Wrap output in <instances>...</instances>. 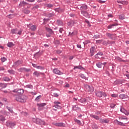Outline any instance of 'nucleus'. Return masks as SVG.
<instances>
[{"label": "nucleus", "mask_w": 129, "mask_h": 129, "mask_svg": "<svg viewBox=\"0 0 129 129\" xmlns=\"http://www.w3.org/2000/svg\"><path fill=\"white\" fill-rule=\"evenodd\" d=\"M37 106H39V107H44L45 105H46V103H37Z\"/></svg>", "instance_id": "obj_32"}, {"label": "nucleus", "mask_w": 129, "mask_h": 129, "mask_svg": "<svg viewBox=\"0 0 129 129\" xmlns=\"http://www.w3.org/2000/svg\"><path fill=\"white\" fill-rule=\"evenodd\" d=\"M53 96L54 97H58L59 96V95L57 94V93H53Z\"/></svg>", "instance_id": "obj_64"}, {"label": "nucleus", "mask_w": 129, "mask_h": 129, "mask_svg": "<svg viewBox=\"0 0 129 129\" xmlns=\"http://www.w3.org/2000/svg\"><path fill=\"white\" fill-rule=\"evenodd\" d=\"M23 31L20 30L18 32V29H13L11 30L12 34H17V35H22Z\"/></svg>", "instance_id": "obj_5"}, {"label": "nucleus", "mask_w": 129, "mask_h": 129, "mask_svg": "<svg viewBox=\"0 0 129 129\" xmlns=\"http://www.w3.org/2000/svg\"><path fill=\"white\" fill-rule=\"evenodd\" d=\"M36 123L37 124H42V125H45V121H43L40 118H37Z\"/></svg>", "instance_id": "obj_7"}, {"label": "nucleus", "mask_w": 129, "mask_h": 129, "mask_svg": "<svg viewBox=\"0 0 129 129\" xmlns=\"http://www.w3.org/2000/svg\"><path fill=\"white\" fill-rule=\"evenodd\" d=\"M122 5H128V2L121 1Z\"/></svg>", "instance_id": "obj_52"}, {"label": "nucleus", "mask_w": 129, "mask_h": 129, "mask_svg": "<svg viewBox=\"0 0 129 129\" xmlns=\"http://www.w3.org/2000/svg\"><path fill=\"white\" fill-rule=\"evenodd\" d=\"M102 65H103V63L102 62H99L96 63V66L98 67V68H102Z\"/></svg>", "instance_id": "obj_26"}, {"label": "nucleus", "mask_w": 129, "mask_h": 129, "mask_svg": "<svg viewBox=\"0 0 129 129\" xmlns=\"http://www.w3.org/2000/svg\"><path fill=\"white\" fill-rule=\"evenodd\" d=\"M52 107H55V108H57V109H61L62 108L61 106H60L57 104H55V105L53 106Z\"/></svg>", "instance_id": "obj_33"}, {"label": "nucleus", "mask_w": 129, "mask_h": 129, "mask_svg": "<svg viewBox=\"0 0 129 129\" xmlns=\"http://www.w3.org/2000/svg\"><path fill=\"white\" fill-rule=\"evenodd\" d=\"M24 93V90L23 89H19L17 91V94H19L20 95H22Z\"/></svg>", "instance_id": "obj_28"}, {"label": "nucleus", "mask_w": 129, "mask_h": 129, "mask_svg": "<svg viewBox=\"0 0 129 129\" xmlns=\"http://www.w3.org/2000/svg\"><path fill=\"white\" fill-rule=\"evenodd\" d=\"M75 121L78 123V124H81V121L77 119H75Z\"/></svg>", "instance_id": "obj_48"}, {"label": "nucleus", "mask_w": 129, "mask_h": 129, "mask_svg": "<svg viewBox=\"0 0 129 129\" xmlns=\"http://www.w3.org/2000/svg\"><path fill=\"white\" fill-rule=\"evenodd\" d=\"M23 13L24 14H26L27 15L29 14V13H30V10H28V9H24L23 10Z\"/></svg>", "instance_id": "obj_38"}, {"label": "nucleus", "mask_w": 129, "mask_h": 129, "mask_svg": "<svg viewBox=\"0 0 129 129\" xmlns=\"http://www.w3.org/2000/svg\"><path fill=\"white\" fill-rule=\"evenodd\" d=\"M3 80H4V81H10L11 79H10L9 77H5L3 78Z\"/></svg>", "instance_id": "obj_42"}, {"label": "nucleus", "mask_w": 129, "mask_h": 129, "mask_svg": "<svg viewBox=\"0 0 129 129\" xmlns=\"http://www.w3.org/2000/svg\"><path fill=\"white\" fill-rule=\"evenodd\" d=\"M7 86H8V85L7 84L1 83L0 84V90H1V91H2V90H3L4 88H6V87H7Z\"/></svg>", "instance_id": "obj_16"}, {"label": "nucleus", "mask_w": 129, "mask_h": 129, "mask_svg": "<svg viewBox=\"0 0 129 129\" xmlns=\"http://www.w3.org/2000/svg\"><path fill=\"white\" fill-rule=\"evenodd\" d=\"M106 35L108 38L109 39H111V40H116V36H115V34H111L109 33H107L106 34Z\"/></svg>", "instance_id": "obj_4"}, {"label": "nucleus", "mask_w": 129, "mask_h": 129, "mask_svg": "<svg viewBox=\"0 0 129 129\" xmlns=\"http://www.w3.org/2000/svg\"><path fill=\"white\" fill-rule=\"evenodd\" d=\"M41 55V53H40V51H38V52H36L34 54V57H36V56H38V57H40Z\"/></svg>", "instance_id": "obj_41"}, {"label": "nucleus", "mask_w": 129, "mask_h": 129, "mask_svg": "<svg viewBox=\"0 0 129 129\" xmlns=\"http://www.w3.org/2000/svg\"><path fill=\"white\" fill-rule=\"evenodd\" d=\"M90 43V40H85V42H84V45H87V44H89Z\"/></svg>", "instance_id": "obj_55"}, {"label": "nucleus", "mask_w": 129, "mask_h": 129, "mask_svg": "<svg viewBox=\"0 0 129 129\" xmlns=\"http://www.w3.org/2000/svg\"><path fill=\"white\" fill-rule=\"evenodd\" d=\"M31 24H29L27 25L28 28H29V29L32 31L33 32H35L37 30V26L36 25H32L30 27Z\"/></svg>", "instance_id": "obj_6"}, {"label": "nucleus", "mask_w": 129, "mask_h": 129, "mask_svg": "<svg viewBox=\"0 0 129 129\" xmlns=\"http://www.w3.org/2000/svg\"><path fill=\"white\" fill-rule=\"evenodd\" d=\"M23 60H18L16 62H14V66H20L21 64H22Z\"/></svg>", "instance_id": "obj_14"}, {"label": "nucleus", "mask_w": 129, "mask_h": 129, "mask_svg": "<svg viewBox=\"0 0 129 129\" xmlns=\"http://www.w3.org/2000/svg\"><path fill=\"white\" fill-rule=\"evenodd\" d=\"M79 109H80V108L78 107L77 105L73 106V110H79Z\"/></svg>", "instance_id": "obj_27"}, {"label": "nucleus", "mask_w": 129, "mask_h": 129, "mask_svg": "<svg viewBox=\"0 0 129 129\" xmlns=\"http://www.w3.org/2000/svg\"><path fill=\"white\" fill-rule=\"evenodd\" d=\"M26 87H27V88H33V85H27Z\"/></svg>", "instance_id": "obj_62"}, {"label": "nucleus", "mask_w": 129, "mask_h": 129, "mask_svg": "<svg viewBox=\"0 0 129 129\" xmlns=\"http://www.w3.org/2000/svg\"><path fill=\"white\" fill-rule=\"evenodd\" d=\"M119 119H121L122 120V119H125V120H126V121H127V120L128 119L127 117H126L125 116H121L119 117Z\"/></svg>", "instance_id": "obj_30"}, {"label": "nucleus", "mask_w": 129, "mask_h": 129, "mask_svg": "<svg viewBox=\"0 0 129 129\" xmlns=\"http://www.w3.org/2000/svg\"><path fill=\"white\" fill-rule=\"evenodd\" d=\"M6 108L8 109V110L10 111V112H11V113H14V111H13V109H12V107L7 106Z\"/></svg>", "instance_id": "obj_34"}, {"label": "nucleus", "mask_w": 129, "mask_h": 129, "mask_svg": "<svg viewBox=\"0 0 129 129\" xmlns=\"http://www.w3.org/2000/svg\"><path fill=\"white\" fill-rule=\"evenodd\" d=\"M64 31V29H63V28H60L59 30V33H60V34H62V32H63Z\"/></svg>", "instance_id": "obj_57"}, {"label": "nucleus", "mask_w": 129, "mask_h": 129, "mask_svg": "<svg viewBox=\"0 0 129 129\" xmlns=\"http://www.w3.org/2000/svg\"><path fill=\"white\" fill-rule=\"evenodd\" d=\"M37 69H40V70H45V67L37 66Z\"/></svg>", "instance_id": "obj_44"}, {"label": "nucleus", "mask_w": 129, "mask_h": 129, "mask_svg": "<svg viewBox=\"0 0 129 129\" xmlns=\"http://www.w3.org/2000/svg\"><path fill=\"white\" fill-rule=\"evenodd\" d=\"M46 7H47V8H49V9H51V8H53V5L51 4H46Z\"/></svg>", "instance_id": "obj_49"}, {"label": "nucleus", "mask_w": 129, "mask_h": 129, "mask_svg": "<svg viewBox=\"0 0 129 129\" xmlns=\"http://www.w3.org/2000/svg\"><path fill=\"white\" fill-rule=\"evenodd\" d=\"M81 13L82 15H83L84 17L86 18H89V14H88V12L85 11H83L82 9V11H81Z\"/></svg>", "instance_id": "obj_9"}, {"label": "nucleus", "mask_w": 129, "mask_h": 129, "mask_svg": "<svg viewBox=\"0 0 129 129\" xmlns=\"http://www.w3.org/2000/svg\"><path fill=\"white\" fill-rule=\"evenodd\" d=\"M88 8V7L86 5H83L81 7V11H84L83 10H84L85 11H86V10H87Z\"/></svg>", "instance_id": "obj_21"}, {"label": "nucleus", "mask_w": 129, "mask_h": 129, "mask_svg": "<svg viewBox=\"0 0 129 129\" xmlns=\"http://www.w3.org/2000/svg\"><path fill=\"white\" fill-rule=\"evenodd\" d=\"M7 126H9L11 128H13L15 125H16V123L12 122H7Z\"/></svg>", "instance_id": "obj_8"}, {"label": "nucleus", "mask_w": 129, "mask_h": 129, "mask_svg": "<svg viewBox=\"0 0 129 129\" xmlns=\"http://www.w3.org/2000/svg\"><path fill=\"white\" fill-rule=\"evenodd\" d=\"M116 121L118 122V124L119 125H121L122 126H125V124L128 123V121H126V122H125L124 123H123L120 121H118L117 120H116Z\"/></svg>", "instance_id": "obj_19"}, {"label": "nucleus", "mask_w": 129, "mask_h": 129, "mask_svg": "<svg viewBox=\"0 0 129 129\" xmlns=\"http://www.w3.org/2000/svg\"><path fill=\"white\" fill-rule=\"evenodd\" d=\"M103 45H104L105 46H107L108 44H109L108 41H104L102 43Z\"/></svg>", "instance_id": "obj_53"}, {"label": "nucleus", "mask_w": 129, "mask_h": 129, "mask_svg": "<svg viewBox=\"0 0 129 129\" xmlns=\"http://www.w3.org/2000/svg\"><path fill=\"white\" fill-rule=\"evenodd\" d=\"M8 72L10 74H15V71H14V70H8Z\"/></svg>", "instance_id": "obj_45"}, {"label": "nucleus", "mask_w": 129, "mask_h": 129, "mask_svg": "<svg viewBox=\"0 0 129 129\" xmlns=\"http://www.w3.org/2000/svg\"><path fill=\"white\" fill-rule=\"evenodd\" d=\"M119 19H120V20H121L122 21L124 20V19H125L124 16H123V15H119Z\"/></svg>", "instance_id": "obj_43"}, {"label": "nucleus", "mask_w": 129, "mask_h": 129, "mask_svg": "<svg viewBox=\"0 0 129 129\" xmlns=\"http://www.w3.org/2000/svg\"><path fill=\"white\" fill-rule=\"evenodd\" d=\"M1 61L2 62H5V61H7V58L3 57L1 58Z\"/></svg>", "instance_id": "obj_56"}, {"label": "nucleus", "mask_w": 129, "mask_h": 129, "mask_svg": "<svg viewBox=\"0 0 129 129\" xmlns=\"http://www.w3.org/2000/svg\"><path fill=\"white\" fill-rule=\"evenodd\" d=\"M95 94L97 97H102V96L106 97V96H107V95H106V93L104 92H96Z\"/></svg>", "instance_id": "obj_3"}, {"label": "nucleus", "mask_w": 129, "mask_h": 129, "mask_svg": "<svg viewBox=\"0 0 129 129\" xmlns=\"http://www.w3.org/2000/svg\"><path fill=\"white\" fill-rule=\"evenodd\" d=\"M119 97L120 98V99H124L125 98H128V96L126 94H120Z\"/></svg>", "instance_id": "obj_17"}, {"label": "nucleus", "mask_w": 129, "mask_h": 129, "mask_svg": "<svg viewBox=\"0 0 129 129\" xmlns=\"http://www.w3.org/2000/svg\"><path fill=\"white\" fill-rule=\"evenodd\" d=\"M94 50H95V46H92L90 49V56L91 57H92V56H93L94 55Z\"/></svg>", "instance_id": "obj_13"}, {"label": "nucleus", "mask_w": 129, "mask_h": 129, "mask_svg": "<svg viewBox=\"0 0 129 129\" xmlns=\"http://www.w3.org/2000/svg\"><path fill=\"white\" fill-rule=\"evenodd\" d=\"M85 88L86 89V91H88V92H90V93H91L92 92H93L94 91V88L92 86H89L87 84L85 85L84 86Z\"/></svg>", "instance_id": "obj_2"}, {"label": "nucleus", "mask_w": 129, "mask_h": 129, "mask_svg": "<svg viewBox=\"0 0 129 129\" xmlns=\"http://www.w3.org/2000/svg\"><path fill=\"white\" fill-rule=\"evenodd\" d=\"M115 26H118V24L117 23H114L111 25H109L108 26V29H111L112 27H114Z\"/></svg>", "instance_id": "obj_29"}, {"label": "nucleus", "mask_w": 129, "mask_h": 129, "mask_svg": "<svg viewBox=\"0 0 129 129\" xmlns=\"http://www.w3.org/2000/svg\"><path fill=\"white\" fill-rule=\"evenodd\" d=\"M98 2L100 4H104V3H105V2H106V1H102V0H98Z\"/></svg>", "instance_id": "obj_60"}, {"label": "nucleus", "mask_w": 129, "mask_h": 129, "mask_svg": "<svg viewBox=\"0 0 129 129\" xmlns=\"http://www.w3.org/2000/svg\"><path fill=\"white\" fill-rule=\"evenodd\" d=\"M115 104H114V103H111L110 104V107L111 108H114V107H115Z\"/></svg>", "instance_id": "obj_58"}, {"label": "nucleus", "mask_w": 129, "mask_h": 129, "mask_svg": "<svg viewBox=\"0 0 129 129\" xmlns=\"http://www.w3.org/2000/svg\"><path fill=\"white\" fill-rule=\"evenodd\" d=\"M54 16V14L53 13H48L46 14V17H47V18H51V17H53Z\"/></svg>", "instance_id": "obj_35"}, {"label": "nucleus", "mask_w": 129, "mask_h": 129, "mask_svg": "<svg viewBox=\"0 0 129 129\" xmlns=\"http://www.w3.org/2000/svg\"><path fill=\"white\" fill-rule=\"evenodd\" d=\"M14 96H15V99L17 101L19 102H21V103H25L26 101H27V99H28V96L22 95L20 96L19 95L13 94Z\"/></svg>", "instance_id": "obj_1"}, {"label": "nucleus", "mask_w": 129, "mask_h": 129, "mask_svg": "<svg viewBox=\"0 0 129 129\" xmlns=\"http://www.w3.org/2000/svg\"><path fill=\"white\" fill-rule=\"evenodd\" d=\"M117 59L118 61H119L120 62H125V60H122L121 59V58L119 57H117Z\"/></svg>", "instance_id": "obj_51"}, {"label": "nucleus", "mask_w": 129, "mask_h": 129, "mask_svg": "<svg viewBox=\"0 0 129 129\" xmlns=\"http://www.w3.org/2000/svg\"><path fill=\"white\" fill-rule=\"evenodd\" d=\"M80 102H82V103H85L86 102V99L85 98H82L80 100Z\"/></svg>", "instance_id": "obj_46"}, {"label": "nucleus", "mask_w": 129, "mask_h": 129, "mask_svg": "<svg viewBox=\"0 0 129 129\" xmlns=\"http://www.w3.org/2000/svg\"><path fill=\"white\" fill-rule=\"evenodd\" d=\"M41 97H42V96H41V95L37 96L35 98V101H39V99H41Z\"/></svg>", "instance_id": "obj_47"}, {"label": "nucleus", "mask_w": 129, "mask_h": 129, "mask_svg": "<svg viewBox=\"0 0 129 129\" xmlns=\"http://www.w3.org/2000/svg\"><path fill=\"white\" fill-rule=\"evenodd\" d=\"M40 74H42L43 75H44V73H39L37 71H35L34 73H33V75H35V76H37V77H39V76H40Z\"/></svg>", "instance_id": "obj_22"}, {"label": "nucleus", "mask_w": 129, "mask_h": 129, "mask_svg": "<svg viewBox=\"0 0 129 129\" xmlns=\"http://www.w3.org/2000/svg\"><path fill=\"white\" fill-rule=\"evenodd\" d=\"M85 23H87L88 24V26L89 27H91V25H90V23L89 22V21L87 20V19H86L85 21Z\"/></svg>", "instance_id": "obj_54"}, {"label": "nucleus", "mask_w": 129, "mask_h": 129, "mask_svg": "<svg viewBox=\"0 0 129 129\" xmlns=\"http://www.w3.org/2000/svg\"><path fill=\"white\" fill-rule=\"evenodd\" d=\"M90 116L91 117H93V118H95V119H96V120H99V117L97 115H95L92 114L90 115Z\"/></svg>", "instance_id": "obj_24"}, {"label": "nucleus", "mask_w": 129, "mask_h": 129, "mask_svg": "<svg viewBox=\"0 0 129 129\" xmlns=\"http://www.w3.org/2000/svg\"><path fill=\"white\" fill-rule=\"evenodd\" d=\"M77 34H78L77 31L75 30V31H74V32H73L71 33V36H76V35H77Z\"/></svg>", "instance_id": "obj_40"}, {"label": "nucleus", "mask_w": 129, "mask_h": 129, "mask_svg": "<svg viewBox=\"0 0 129 129\" xmlns=\"http://www.w3.org/2000/svg\"><path fill=\"white\" fill-rule=\"evenodd\" d=\"M56 24L58 26H63V22H62V20H57L56 21Z\"/></svg>", "instance_id": "obj_25"}, {"label": "nucleus", "mask_w": 129, "mask_h": 129, "mask_svg": "<svg viewBox=\"0 0 129 129\" xmlns=\"http://www.w3.org/2000/svg\"><path fill=\"white\" fill-rule=\"evenodd\" d=\"M53 71V73H55V74H57L58 75H62V74H63V73L58 70V69H54Z\"/></svg>", "instance_id": "obj_12"}, {"label": "nucleus", "mask_w": 129, "mask_h": 129, "mask_svg": "<svg viewBox=\"0 0 129 129\" xmlns=\"http://www.w3.org/2000/svg\"><path fill=\"white\" fill-rule=\"evenodd\" d=\"M0 120L1 121H5L6 120V117L4 116L3 115H1L0 116Z\"/></svg>", "instance_id": "obj_37"}, {"label": "nucleus", "mask_w": 129, "mask_h": 129, "mask_svg": "<svg viewBox=\"0 0 129 129\" xmlns=\"http://www.w3.org/2000/svg\"><path fill=\"white\" fill-rule=\"evenodd\" d=\"M45 29H46V30L47 31V32H48V33H49V34H50V35L54 34V31H53V30H52V29L51 28L46 27Z\"/></svg>", "instance_id": "obj_15"}, {"label": "nucleus", "mask_w": 129, "mask_h": 129, "mask_svg": "<svg viewBox=\"0 0 129 129\" xmlns=\"http://www.w3.org/2000/svg\"><path fill=\"white\" fill-rule=\"evenodd\" d=\"M24 70L26 72H30V71H31V69H26V68H24Z\"/></svg>", "instance_id": "obj_59"}, {"label": "nucleus", "mask_w": 129, "mask_h": 129, "mask_svg": "<svg viewBox=\"0 0 129 129\" xmlns=\"http://www.w3.org/2000/svg\"><path fill=\"white\" fill-rule=\"evenodd\" d=\"M27 5V3L25 2L24 1H23L22 2H21L19 6H21V7H24V6H26Z\"/></svg>", "instance_id": "obj_39"}, {"label": "nucleus", "mask_w": 129, "mask_h": 129, "mask_svg": "<svg viewBox=\"0 0 129 129\" xmlns=\"http://www.w3.org/2000/svg\"><path fill=\"white\" fill-rule=\"evenodd\" d=\"M120 111H121V112H122L123 113H124V114L125 115H129V110H125L124 109V108L121 107Z\"/></svg>", "instance_id": "obj_10"}, {"label": "nucleus", "mask_w": 129, "mask_h": 129, "mask_svg": "<svg viewBox=\"0 0 129 129\" xmlns=\"http://www.w3.org/2000/svg\"><path fill=\"white\" fill-rule=\"evenodd\" d=\"M54 125H55L56 126H60V127H65V126H66V124H65L63 122L55 123L54 124Z\"/></svg>", "instance_id": "obj_11"}, {"label": "nucleus", "mask_w": 129, "mask_h": 129, "mask_svg": "<svg viewBox=\"0 0 129 129\" xmlns=\"http://www.w3.org/2000/svg\"><path fill=\"white\" fill-rule=\"evenodd\" d=\"M92 127L93 129H98V126L95 123H93L92 125Z\"/></svg>", "instance_id": "obj_36"}, {"label": "nucleus", "mask_w": 129, "mask_h": 129, "mask_svg": "<svg viewBox=\"0 0 129 129\" xmlns=\"http://www.w3.org/2000/svg\"><path fill=\"white\" fill-rule=\"evenodd\" d=\"M74 24H76V23L73 20H71L70 22H68V26H74Z\"/></svg>", "instance_id": "obj_23"}, {"label": "nucleus", "mask_w": 129, "mask_h": 129, "mask_svg": "<svg viewBox=\"0 0 129 129\" xmlns=\"http://www.w3.org/2000/svg\"><path fill=\"white\" fill-rule=\"evenodd\" d=\"M112 97H118V95L116 94H113L111 95Z\"/></svg>", "instance_id": "obj_61"}, {"label": "nucleus", "mask_w": 129, "mask_h": 129, "mask_svg": "<svg viewBox=\"0 0 129 129\" xmlns=\"http://www.w3.org/2000/svg\"><path fill=\"white\" fill-rule=\"evenodd\" d=\"M102 41H103V40L101 39V40H97L96 41V44H101V43H102Z\"/></svg>", "instance_id": "obj_50"}, {"label": "nucleus", "mask_w": 129, "mask_h": 129, "mask_svg": "<svg viewBox=\"0 0 129 129\" xmlns=\"http://www.w3.org/2000/svg\"><path fill=\"white\" fill-rule=\"evenodd\" d=\"M75 69H79L80 70H85V69L82 67V66H78L74 67V70H75Z\"/></svg>", "instance_id": "obj_20"}, {"label": "nucleus", "mask_w": 129, "mask_h": 129, "mask_svg": "<svg viewBox=\"0 0 129 129\" xmlns=\"http://www.w3.org/2000/svg\"><path fill=\"white\" fill-rule=\"evenodd\" d=\"M100 122H101V123H108V122H109V120H108V119L101 118L100 119Z\"/></svg>", "instance_id": "obj_18"}, {"label": "nucleus", "mask_w": 129, "mask_h": 129, "mask_svg": "<svg viewBox=\"0 0 129 129\" xmlns=\"http://www.w3.org/2000/svg\"><path fill=\"white\" fill-rule=\"evenodd\" d=\"M56 53H57V54H61V53H62V51L58 49L56 51Z\"/></svg>", "instance_id": "obj_63"}, {"label": "nucleus", "mask_w": 129, "mask_h": 129, "mask_svg": "<svg viewBox=\"0 0 129 129\" xmlns=\"http://www.w3.org/2000/svg\"><path fill=\"white\" fill-rule=\"evenodd\" d=\"M7 46L8 47H9V48H12L15 46V44H14L13 42H9Z\"/></svg>", "instance_id": "obj_31"}]
</instances>
